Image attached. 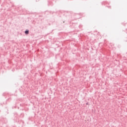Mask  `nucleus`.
<instances>
[{"label":"nucleus","mask_w":127,"mask_h":127,"mask_svg":"<svg viewBox=\"0 0 127 127\" xmlns=\"http://www.w3.org/2000/svg\"><path fill=\"white\" fill-rule=\"evenodd\" d=\"M25 33L26 34H28V33H29L28 31H25Z\"/></svg>","instance_id":"nucleus-1"}]
</instances>
